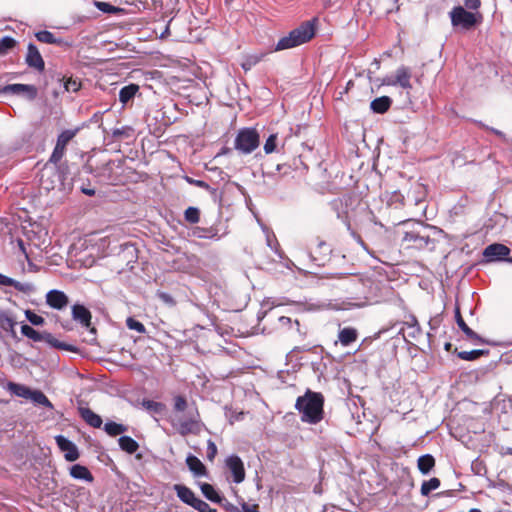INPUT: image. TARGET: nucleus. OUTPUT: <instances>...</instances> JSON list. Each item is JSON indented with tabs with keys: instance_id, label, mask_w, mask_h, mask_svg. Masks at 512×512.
I'll list each match as a JSON object with an SVG mask.
<instances>
[{
	"instance_id": "11",
	"label": "nucleus",
	"mask_w": 512,
	"mask_h": 512,
	"mask_svg": "<svg viewBox=\"0 0 512 512\" xmlns=\"http://www.w3.org/2000/svg\"><path fill=\"white\" fill-rule=\"evenodd\" d=\"M331 251V246L326 241L317 237L309 247V257L318 265H323Z\"/></svg>"
},
{
	"instance_id": "25",
	"label": "nucleus",
	"mask_w": 512,
	"mask_h": 512,
	"mask_svg": "<svg viewBox=\"0 0 512 512\" xmlns=\"http://www.w3.org/2000/svg\"><path fill=\"white\" fill-rule=\"evenodd\" d=\"M455 319L458 327L463 331L466 337L470 340L480 341V336L468 327L461 316L459 307L455 309Z\"/></svg>"
},
{
	"instance_id": "24",
	"label": "nucleus",
	"mask_w": 512,
	"mask_h": 512,
	"mask_svg": "<svg viewBox=\"0 0 512 512\" xmlns=\"http://www.w3.org/2000/svg\"><path fill=\"white\" fill-rule=\"evenodd\" d=\"M70 475L74 479L83 480L86 482L93 481V475L89 471V469L83 465L75 464L70 468Z\"/></svg>"
},
{
	"instance_id": "5",
	"label": "nucleus",
	"mask_w": 512,
	"mask_h": 512,
	"mask_svg": "<svg viewBox=\"0 0 512 512\" xmlns=\"http://www.w3.org/2000/svg\"><path fill=\"white\" fill-rule=\"evenodd\" d=\"M451 24L456 29L464 31L471 30L478 24L482 16L478 12L468 11L463 6L454 7L449 13Z\"/></svg>"
},
{
	"instance_id": "34",
	"label": "nucleus",
	"mask_w": 512,
	"mask_h": 512,
	"mask_svg": "<svg viewBox=\"0 0 512 512\" xmlns=\"http://www.w3.org/2000/svg\"><path fill=\"white\" fill-rule=\"evenodd\" d=\"M262 231L265 234L267 246L270 247L275 253L279 254V243L274 235V233L264 224H260Z\"/></svg>"
},
{
	"instance_id": "61",
	"label": "nucleus",
	"mask_w": 512,
	"mask_h": 512,
	"mask_svg": "<svg viewBox=\"0 0 512 512\" xmlns=\"http://www.w3.org/2000/svg\"><path fill=\"white\" fill-rule=\"evenodd\" d=\"M82 192L85 194V195H88V196H93L95 195V190L92 189V188H82Z\"/></svg>"
},
{
	"instance_id": "38",
	"label": "nucleus",
	"mask_w": 512,
	"mask_h": 512,
	"mask_svg": "<svg viewBox=\"0 0 512 512\" xmlns=\"http://www.w3.org/2000/svg\"><path fill=\"white\" fill-rule=\"evenodd\" d=\"M440 486V480L438 478H431L428 481H424L421 486V494L428 496L431 491L438 489Z\"/></svg>"
},
{
	"instance_id": "31",
	"label": "nucleus",
	"mask_w": 512,
	"mask_h": 512,
	"mask_svg": "<svg viewBox=\"0 0 512 512\" xmlns=\"http://www.w3.org/2000/svg\"><path fill=\"white\" fill-rule=\"evenodd\" d=\"M118 444L119 447L128 454L135 453L139 448V444L130 436H121L118 439Z\"/></svg>"
},
{
	"instance_id": "4",
	"label": "nucleus",
	"mask_w": 512,
	"mask_h": 512,
	"mask_svg": "<svg viewBox=\"0 0 512 512\" xmlns=\"http://www.w3.org/2000/svg\"><path fill=\"white\" fill-rule=\"evenodd\" d=\"M314 34V26L310 22H305L292 30L287 36L280 38L274 47V51H282L302 45L308 42Z\"/></svg>"
},
{
	"instance_id": "26",
	"label": "nucleus",
	"mask_w": 512,
	"mask_h": 512,
	"mask_svg": "<svg viewBox=\"0 0 512 512\" xmlns=\"http://www.w3.org/2000/svg\"><path fill=\"white\" fill-rule=\"evenodd\" d=\"M186 464L194 476L201 477L206 474L205 466L196 456L191 454L188 455L186 458Z\"/></svg>"
},
{
	"instance_id": "60",
	"label": "nucleus",
	"mask_w": 512,
	"mask_h": 512,
	"mask_svg": "<svg viewBox=\"0 0 512 512\" xmlns=\"http://www.w3.org/2000/svg\"><path fill=\"white\" fill-rule=\"evenodd\" d=\"M278 321H279V323L282 326H286V325H289L291 323V318L285 317V316H281V317H279Z\"/></svg>"
},
{
	"instance_id": "8",
	"label": "nucleus",
	"mask_w": 512,
	"mask_h": 512,
	"mask_svg": "<svg viewBox=\"0 0 512 512\" xmlns=\"http://www.w3.org/2000/svg\"><path fill=\"white\" fill-rule=\"evenodd\" d=\"M342 286L346 289V291L353 295L355 299L362 300L366 299L365 295V282L359 276H345L342 278ZM366 301H361L359 303H355L356 306L365 305Z\"/></svg>"
},
{
	"instance_id": "9",
	"label": "nucleus",
	"mask_w": 512,
	"mask_h": 512,
	"mask_svg": "<svg viewBox=\"0 0 512 512\" xmlns=\"http://www.w3.org/2000/svg\"><path fill=\"white\" fill-rule=\"evenodd\" d=\"M382 84L387 86H400L402 89L408 91L412 88L411 71L408 67L400 66L393 75L386 76Z\"/></svg>"
},
{
	"instance_id": "18",
	"label": "nucleus",
	"mask_w": 512,
	"mask_h": 512,
	"mask_svg": "<svg viewBox=\"0 0 512 512\" xmlns=\"http://www.w3.org/2000/svg\"><path fill=\"white\" fill-rule=\"evenodd\" d=\"M420 332L421 330L417 319L414 316H410L409 319L402 324L398 333L408 342L409 339H416L420 335Z\"/></svg>"
},
{
	"instance_id": "6",
	"label": "nucleus",
	"mask_w": 512,
	"mask_h": 512,
	"mask_svg": "<svg viewBox=\"0 0 512 512\" xmlns=\"http://www.w3.org/2000/svg\"><path fill=\"white\" fill-rule=\"evenodd\" d=\"M259 145V135L255 129L246 128L239 131L235 139V148L244 154L254 151Z\"/></svg>"
},
{
	"instance_id": "59",
	"label": "nucleus",
	"mask_w": 512,
	"mask_h": 512,
	"mask_svg": "<svg viewBox=\"0 0 512 512\" xmlns=\"http://www.w3.org/2000/svg\"><path fill=\"white\" fill-rule=\"evenodd\" d=\"M143 405H144L147 409H152V410L157 411V410H158L159 403H157V402H155V401H152V400H148V401H144V402H143Z\"/></svg>"
},
{
	"instance_id": "54",
	"label": "nucleus",
	"mask_w": 512,
	"mask_h": 512,
	"mask_svg": "<svg viewBox=\"0 0 512 512\" xmlns=\"http://www.w3.org/2000/svg\"><path fill=\"white\" fill-rule=\"evenodd\" d=\"M464 8L470 11H477L481 6V0H463Z\"/></svg>"
},
{
	"instance_id": "55",
	"label": "nucleus",
	"mask_w": 512,
	"mask_h": 512,
	"mask_svg": "<svg viewBox=\"0 0 512 512\" xmlns=\"http://www.w3.org/2000/svg\"><path fill=\"white\" fill-rule=\"evenodd\" d=\"M64 86L67 91L77 92L81 85L77 80L70 78L65 82Z\"/></svg>"
},
{
	"instance_id": "21",
	"label": "nucleus",
	"mask_w": 512,
	"mask_h": 512,
	"mask_svg": "<svg viewBox=\"0 0 512 512\" xmlns=\"http://www.w3.org/2000/svg\"><path fill=\"white\" fill-rule=\"evenodd\" d=\"M72 317L75 321L79 322L86 328L90 327L91 325V313L83 305L76 304L72 307Z\"/></svg>"
},
{
	"instance_id": "49",
	"label": "nucleus",
	"mask_w": 512,
	"mask_h": 512,
	"mask_svg": "<svg viewBox=\"0 0 512 512\" xmlns=\"http://www.w3.org/2000/svg\"><path fill=\"white\" fill-rule=\"evenodd\" d=\"M195 234L199 238L216 239V240H219L221 238L220 236H217V233L213 229H198V232H195Z\"/></svg>"
},
{
	"instance_id": "58",
	"label": "nucleus",
	"mask_w": 512,
	"mask_h": 512,
	"mask_svg": "<svg viewBox=\"0 0 512 512\" xmlns=\"http://www.w3.org/2000/svg\"><path fill=\"white\" fill-rule=\"evenodd\" d=\"M13 284H14V279H12L6 275L0 274V285L12 286Z\"/></svg>"
},
{
	"instance_id": "45",
	"label": "nucleus",
	"mask_w": 512,
	"mask_h": 512,
	"mask_svg": "<svg viewBox=\"0 0 512 512\" xmlns=\"http://www.w3.org/2000/svg\"><path fill=\"white\" fill-rule=\"evenodd\" d=\"M126 325L129 329L135 330L138 333L143 334L146 332L145 326L141 322L132 317L127 318Z\"/></svg>"
},
{
	"instance_id": "46",
	"label": "nucleus",
	"mask_w": 512,
	"mask_h": 512,
	"mask_svg": "<svg viewBox=\"0 0 512 512\" xmlns=\"http://www.w3.org/2000/svg\"><path fill=\"white\" fill-rule=\"evenodd\" d=\"M25 316L31 324L36 325V326H41L45 322V320L42 316L37 315L36 313H34L31 310H26Z\"/></svg>"
},
{
	"instance_id": "20",
	"label": "nucleus",
	"mask_w": 512,
	"mask_h": 512,
	"mask_svg": "<svg viewBox=\"0 0 512 512\" xmlns=\"http://www.w3.org/2000/svg\"><path fill=\"white\" fill-rule=\"evenodd\" d=\"M35 37L38 41L46 44H54L61 47H70L72 45L71 42L66 41L63 38L56 37L53 33L47 30L36 32Z\"/></svg>"
},
{
	"instance_id": "12",
	"label": "nucleus",
	"mask_w": 512,
	"mask_h": 512,
	"mask_svg": "<svg viewBox=\"0 0 512 512\" xmlns=\"http://www.w3.org/2000/svg\"><path fill=\"white\" fill-rule=\"evenodd\" d=\"M510 249L500 243H494L488 245L484 251L483 256L488 262H494V261H502L506 260L509 263H512V258H509Z\"/></svg>"
},
{
	"instance_id": "52",
	"label": "nucleus",
	"mask_w": 512,
	"mask_h": 512,
	"mask_svg": "<svg viewBox=\"0 0 512 512\" xmlns=\"http://www.w3.org/2000/svg\"><path fill=\"white\" fill-rule=\"evenodd\" d=\"M217 454V446L212 440H208L207 443V459L213 461Z\"/></svg>"
},
{
	"instance_id": "1",
	"label": "nucleus",
	"mask_w": 512,
	"mask_h": 512,
	"mask_svg": "<svg viewBox=\"0 0 512 512\" xmlns=\"http://www.w3.org/2000/svg\"><path fill=\"white\" fill-rule=\"evenodd\" d=\"M323 404L322 394L307 391L305 395L298 397L295 407L301 414L303 422L316 424L323 418Z\"/></svg>"
},
{
	"instance_id": "62",
	"label": "nucleus",
	"mask_w": 512,
	"mask_h": 512,
	"mask_svg": "<svg viewBox=\"0 0 512 512\" xmlns=\"http://www.w3.org/2000/svg\"><path fill=\"white\" fill-rule=\"evenodd\" d=\"M357 241L369 254H372L370 252V250L368 249L367 245L364 243V241L360 237H358Z\"/></svg>"
},
{
	"instance_id": "47",
	"label": "nucleus",
	"mask_w": 512,
	"mask_h": 512,
	"mask_svg": "<svg viewBox=\"0 0 512 512\" xmlns=\"http://www.w3.org/2000/svg\"><path fill=\"white\" fill-rule=\"evenodd\" d=\"M191 506L199 512H216V510L212 509L208 503L199 498H196Z\"/></svg>"
},
{
	"instance_id": "3",
	"label": "nucleus",
	"mask_w": 512,
	"mask_h": 512,
	"mask_svg": "<svg viewBox=\"0 0 512 512\" xmlns=\"http://www.w3.org/2000/svg\"><path fill=\"white\" fill-rule=\"evenodd\" d=\"M314 34V26L310 22H305L292 30L287 36L280 38L274 47V51H282L302 45L308 42Z\"/></svg>"
},
{
	"instance_id": "39",
	"label": "nucleus",
	"mask_w": 512,
	"mask_h": 512,
	"mask_svg": "<svg viewBox=\"0 0 512 512\" xmlns=\"http://www.w3.org/2000/svg\"><path fill=\"white\" fill-rule=\"evenodd\" d=\"M16 40L10 36H4L0 39V55H6L16 46Z\"/></svg>"
},
{
	"instance_id": "10",
	"label": "nucleus",
	"mask_w": 512,
	"mask_h": 512,
	"mask_svg": "<svg viewBox=\"0 0 512 512\" xmlns=\"http://www.w3.org/2000/svg\"><path fill=\"white\" fill-rule=\"evenodd\" d=\"M403 241L412 247L422 249L431 243V238L427 233V228L418 224V229L405 232Z\"/></svg>"
},
{
	"instance_id": "30",
	"label": "nucleus",
	"mask_w": 512,
	"mask_h": 512,
	"mask_svg": "<svg viewBox=\"0 0 512 512\" xmlns=\"http://www.w3.org/2000/svg\"><path fill=\"white\" fill-rule=\"evenodd\" d=\"M139 87L136 84H130L127 86H124L119 91V100L120 102L125 105L127 104L138 92Z\"/></svg>"
},
{
	"instance_id": "57",
	"label": "nucleus",
	"mask_w": 512,
	"mask_h": 512,
	"mask_svg": "<svg viewBox=\"0 0 512 512\" xmlns=\"http://www.w3.org/2000/svg\"><path fill=\"white\" fill-rule=\"evenodd\" d=\"M243 512H259L257 504H248L246 502L242 503Z\"/></svg>"
},
{
	"instance_id": "29",
	"label": "nucleus",
	"mask_w": 512,
	"mask_h": 512,
	"mask_svg": "<svg viewBox=\"0 0 512 512\" xmlns=\"http://www.w3.org/2000/svg\"><path fill=\"white\" fill-rule=\"evenodd\" d=\"M60 180V175L57 171L49 172L46 170L41 176V186L45 190L49 191L54 188V182Z\"/></svg>"
},
{
	"instance_id": "40",
	"label": "nucleus",
	"mask_w": 512,
	"mask_h": 512,
	"mask_svg": "<svg viewBox=\"0 0 512 512\" xmlns=\"http://www.w3.org/2000/svg\"><path fill=\"white\" fill-rule=\"evenodd\" d=\"M10 390L17 396L29 399L32 393V389L21 385V384H10Z\"/></svg>"
},
{
	"instance_id": "36",
	"label": "nucleus",
	"mask_w": 512,
	"mask_h": 512,
	"mask_svg": "<svg viewBox=\"0 0 512 512\" xmlns=\"http://www.w3.org/2000/svg\"><path fill=\"white\" fill-rule=\"evenodd\" d=\"M105 432L110 436L121 435L127 431V427L113 421L106 422L104 425Z\"/></svg>"
},
{
	"instance_id": "2",
	"label": "nucleus",
	"mask_w": 512,
	"mask_h": 512,
	"mask_svg": "<svg viewBox=\"0 0 512 512\" xmlns=\"http://www.w3.org/2000/svg\"><path fill=\"white\" fill-rule=\"evenodd\" d=\"M314 34V26L310 22H305L292 30L287 36L280 38L274 47V51H282L302 45L308 42Z\"/></svg>"
},
{
	"instance_id": "33",
	"label": "nucleus",
	"mask_w": 512,
	"mask_h": 512,
	"mask_svg": "<svg viewBox=\"0 0 512 512\" xmlns=\"http://www.w3.org/2000/svg\"><path fill=\"white\" fill-rule=\"evenodd\" d=\"M339 341L343 346H348L357 339V331L354 328L346 327L340 330Z\"/></svg>"
},
{
	"instance_id": "41",
	"label": "nucleus",
	"mask_w": 512,
	"mask_h": 512,
	"mask_svg": "<svg viewBox=\"0 0 512 512\" xmlns=\"http://www.w3.org/2000/svg\"><path fill=\"white\" fill-rule=\"evenodd\" d=\"M184 218L191 224H196L200 220V211L196 207H188L184 212Z\"/></svg>"
},
{
	"instance_id": "13",
	"label": "nucleus",
	"mask_w": 512,
	"mask_h": 512,
	"mask_svg": "<svg viewBox=\"0 0 512 512\" xmlns=\"http://www.w3.org/2000/svg\"><path fill=\"white\" fill-rule=\"evenodd\" d=\"M77 133V130H65L57 138L56 145L50 157V162L57 164L63 157L65 149L70 140H72Z\"/></svg>"
},
{
	"instance_id": "35",
	"label": "nucleus",
	"mask_w": 512,
	"mask_h": 512,
	"mask_svg": "<svg viewBox=\"0 0 512 512\" xmlns=\"http://www.w3.org/2000/svg\"><path fill=\"white\" fill-rule=\"evenodd\" d=\"M35 404L45 406L49 409H53V404L46 397V395L40 390H32L31 396L29 398Z\"/></svg>"
},
{
	"instance_id": "42",
	"label": "nucleus",
	"mask_w": 512,
	"mask_h": 512,
	"mask_svg": "<svg viewBox=\"0 0 512 512\" xmlns=\"http://www.w3.org/2000/svg\"><path fill=\"white\" fill-rule=\"evenodd\" d=\"M94 5L99 11L103 13L116 14L122 11L121 8L115 7L107 2L96 1Z\"/></svg>"
},
{
	"instance_id": "19",
	"label": "nucleus",
	"mask_w": 512,
	"mask_h": 512,
	"mask_svg": "<svg viewBox=\"0 0 512 512\" xmlns=\"http://www.w3.org/2000/svg\"><path fill=\"white\" fill-rule=\"evenodd\" d=\"M46 303L53 309L61 310L68 305L69 300L64 292L53 289L46 294Z\"/></svg>"
},
{
	"instance_id": "7",
	"label": "nucleus",
	"mask_w": 512,
	"mask_h": 512,
	"mask_svg": "<svg viewBox=\"0 0 512 512\" xmlns=\"http://www.w3.org/2000/svg\"><path fill=\"white\" fill-rule=\"evenodd\" d=\"M177 426L179 433L183 436L190 433H199L201 425L198 411L196 409L190 408L187 412V417H177Z\"/></svg>"
},
{
	"instance_id": "16",
	"label": "nucleus",
	"mask_w": 512,
	"mask_h": 512,
	"mask_svg": "<svg viewBox=\"0 0 512 512\" xmlns=\"http://www.w3.org/2000/svg\"><path fill=\"white\" fill-rule=\"evenodd\" d=\"M55 441L59 449L64 453L67 461L73 462L79 458L77 446L63 435H57Z\"/></svg>"
},
{
	"instance_id": "27",
	"label": "nucleus",
	"mask_w": 512,
	"mask_h": 512,
	"mask_svg": "<svg viewBox=\"0 0 512 512\" xmlns=\"http://www.w3.org/2000/svg\"><path fill=\"white\" fill-rule=\"evenodd\" d=\"M174 490L176 491L179 499L190 506L197 498L194 492L184 485L176 484L174 485Z\"/></svg>"
},
{
	"instance_id": "63",
	"label": "nucleus",
	"mask_w": 512,
	"mask_h": 512,
	"mask_svg": "<svg viewBox=\"0 0 512 512\" xmlns=\"http://www.w3.org/2000/svg\"><path fill=\"white\" fill-rule=\"evenodd\" d=\"M193 183H195L198 187H207V184L201 180H196Z\"/></svg>"
},
{
	"instance_id": "37",
	"label": "nucleus",
	"mask_w": 512,
	"mask_h": 512,
	"mask_svg": "<svg viewBox=\"0 0 512 512\" xmlns=\"http://www.w3.org/2000/svg\"><path fill=\"white\" fill-rule=\"evenodd\" d=\"M201 491L203 495L210 501L219 503L221 501L220 496L214 489V487L208 483H203L201 485Z\"/></svg>"
},
{
	"instance_id": "14",
	"label": "nucleus",
	"mask_w": 512,
	"mask_h": 512,
	"mask_svg": "<svg viewBox=\"0 0 512 512\" xmlns=\"http://www.w3.org/2000/svg\"><path fill=\"white\" fill-rule=\"evenodd\" d=\"M225 465L231 473L233 482L239 484L245 479V468L241 458L237 455H230L225 460Z\"/></svg>"
},
{
	"instance_id": "64",
	"label": "nucleus",
	"mask_w": 512,
	"mask_h": 512,
	"mask_svg": "<svg viewBox=\"0 0 512 512\" xmlns=\"http://www.w3.org/2000/svg\"><path fill=\"white\" fill-rule=\"evenodd\" d=\"M232 512H243V509H239L238 507L233 506L231 509Z\"/></svg>"
},
{
	"instance_id": "44",
	"label": "nucleus",
	"mask_w": 512,
	"mask_h": 512,
	"mask_svg": "<svg viewBox=\"0 0 512 512\" xmlns=\"http://www.w3.org/2000/svg\"><path fill=\"white\" fill-rule=\"evenodd\" d=\"M483 354V350L461 351L458 353V357L462 360L473 361L478 359Z\"/></svg>"
},
{
	"instance_id": "17",
	"label": "nucleus",
	"mask_w": 512,
	"mask_h": 512,
	"mask_svg": "<svg viewBox=\"0 0 512 512\" xmlns=\"http://www.w3.org/2000/svg\"><path fill=\"white\" fill-rule=\"evenodd\" d=\"M25 63L28 67L33 68L38 72H42L45 69V62L42 55L33 43H29L27 46Z\"/></svg>"
},
{
	"instance_id": "51",
	"label": "nucleus",
	"mask_w": 512,
	"mask_h": 512,
	"mask_svg": "<svg viewBox=\"0 0 512 512\" xmlns=\"http://www.w3.org/2000/svg\"><path fill=\"white\" fill-rule=\"evenodd\" d=\"M261 60V56L253 55L248 57L245 61L242 62L241 66L244 70H250L254 65H256Z\"/></svg>"
},
{
	"instance_id": "15",
	"label": "nucleus",
	"mask_w": 512,
	"mask_h": 512,
	"mask_svg": "<svg viewBox=\"0 0 512 512\" xmlns=\"http://www.w3.org/2000/svg\"><path fill=\"white\" fill-rule=\"evenodd\" d=\"M21 333L26 336L27 338L35 341V342H40V341H43V340H46L47 342H49L50 344H52L54 347H58V348H64V349H67L68 350V347L67 345L57 341L56 339L52 338V336L50 334H46L45 336L43 334H41L40 332L36 331L34 328H32L31 326L27 325V324H23L21 326Z\"/></svg>"
},
{
	"instance_id": "43",
	"label": "nucleus",
	"mask_w": 512,
	"mask_h": 512,
	"mask_svg": "<svg viewBox=\"0 0 512 512\" xmlns=\"http://www.w3.org/2000/svg\"><path fill=\"white\" fill-rule=\"evenodd\" d=\"M277 140H278L277 134H271L267 138V140L264 144V147H263L266 154H271V153L277 151Z\"/></svg>"
},
{
	"instance_id": "22",
	"label": "nucleus",
	"mask_w": 512,
	"mask_h": 512,
	"mask_svg": "<svg viewBox=\"0 0 512 512\" xmlns=\"http://www.w3.org/2000/svg\"><path fill=\"white\" fill-rule=\"evenodd\" d=\"M22 94V93H28L31 98H33L36 94V89L32 85H26V84H9L4 87H0V94Z\"/></svg>"
},
{
	"instance_id": "32",
	"label": "nucleus",
	"mask_w": 512,
	"mask_h": 512,
	"mask_svg": "<svg viewBox=\"0 0 512 512\" xmlns=\"http://www.w3.org/2000/svg\"><path fill=\"white\" fill-rule=\"evenodd\" d=\"M434 465H435V460H434L433 456L430 454H425L418 458V461H417L418 469L424 475L428 474L431 471V469L434 467Z\"/></svg>"
},
{
	"instance_id": "50",
	"label": "nucleus",
	"mask_w": 512,
	"mask_h": 512,
	"mask_svg": "<svg viewBox=\"0 0 512 512\" xmlns=\"http://www.w3.org/2000/svg\"><path fill=\"white\" fill-rule=\"evenodd\" d=\"M15 289L18 291L24 292V293H31L34 291V286L31 283H22L19 281L14 280V284L12 285Z\"/></svg>"
},
{
	"instance_id": "23",
	"label": "nucleus",
	"mask_w": 512,
	"mask_h": 512,
	"mask_svg": "<svg viewBox=\"0 0 512 512\" xmlns=\"http://www.w3.org/2000/svg\"><path fill=\"white\" fill-rule=\"evenodd\" d=\"M79 414L81 418L91 427L100 428L103 421L102 418L94 413L90 408L87 407H79Z\"/></svg>"
},
{
	"instance_id": "48",
	"label": "nucleus",
	"mask_w": 512,
	"mask_h": 512,
	"mask_svg": "<svg viewBox=\"0 0 512 512\" xmlns=\"http://www.w3.org/2000/svg\"><path fill=\"white\" fill-rule=\"evenodd\" d=\"M0 323L3 329L14 333L16 322L9 316L3 315L0 317Z\"/></svg>"
},
{
	"instance_id": "28",
	"label": "nucleus",
	"mask_w": 512,
	"mask_h": 512,
	"mask_svg": "<svg viewBox=\"0 0 512 512\" xmlns=\"http://www.w3.org/2000/svg\"><path fill=\"white\" fill-rule=\"evenodd\" d=\"M392 100L388 96H382L374 99L371 104L370 108L375 113H385L391 106Z\"/></svg>"
},
{
	"instance_id": "53",
	"label": "nucleus",
	"mask_w": 512,
	"mask_h": 512,
	"mask_svg": "<svg viewBox=\"0 0 512 512\" xmlns=\"http://www.w3.org/2000/svg\"><path fill=\"white\" fill-rule=\"evenodd\" d=\"M174 408L176 411L183 412L187 408V401L182 396H177L174 399Z\"/></svg>"
},
{
	"instance_id": "56",
	"label": "nucleus",
	"mask_w": 512,
	"mask_h": 512,
	"mask_svg": "<svg viewBox=\"0 0 512 512\" xmlns=\"http://www.w3.org/2000/svg\"><path fill=\"white\" fill-rule=\"evenodd\" d=\"M279 305H280V303L276 299H273V298L265 299L262 302V308L267 307V309H269V310L272 309L273 307H276Z\"/></svg>"
}]
</instances>
